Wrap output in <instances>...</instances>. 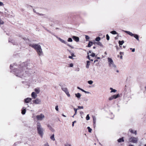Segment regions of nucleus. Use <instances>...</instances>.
I'll list each match as a JSON object with an SVG mask.
<instances>
[{
	"mask_svg": "<svg viewBox=\"0 0 146 146\" xmlns=\"http://www.w3.org/2000/svg\"><path fill=\"white\" fill-rule=\"evenodd\" d=\"M29 46L34 48L36 50L39 56L43 55V52L40 45L38 44H31Z\"/></svg>",
	"mask_w": 146,
	"mask_h": 146,
	"instance_id": "f257e3e1",
	"label": "nucleus"
},
{
	"mask_svg": "<svg viewBox=\"0 0 146 146\" xmlns=\"http://www.w3.org/2000/svg\"><path fill=\"white\" fill-rule=\"evenodd\" d=\"M37 129L38 134L40 136L42 137L43 134V130L40 123L39 122L37 123Z\"/></svg>",
	"mask_w": 146,
	"mask_h": 146,
	"instance_id": "f03ea898",
	"label": "nucleus"
},
{
	"mask_svg": "<svg viewBox=\"0 0 146 146\" xmlns=\"http://www.w3.org/2000/svg\"><path fill=\"white\" fill-rule=\"evenodd\" d=\"M109 66L113 70H115L116 68V66L114 64L112 59L110 58H108Z\"/></svg>",
	"mask_w": 146,
	"mask_h": 146,
	"instance_id": "7ed1b4c3",
	"label": "nucleus"
},
{
	"mask_svg": "<svg viewBox=\"0 0 146 146\" xmlns=\"http://www.w3.org/2000/svg\"><path fill=\"white\" fill-rule=\"evenodd\" d=\"M36 117L37 121H42L45 118L44 115L42 113L36 115Z\"/></svg>",
	"mask_w": 146,
	"mask_h": 146,
	"instance_id": "20e7f679",
	"label": "nucleus"
},
{
	"mask_svg": "<svg viewBox=\"0 0 146 146\" xmlns=\"http://www.w3.org/2000/svg\"><path fill=\"white\" fill-rule=\"evenodd\" d=\"M138 140L137 137H131L129 138V140L130 142L134 143H137Z\"/></svg>",
	"mask_w": 146,
	"mask_h": 146,
	"instance_id": "39448f33",
	"label": "nucleus"
},
{
	"mask_svg": "<svg viewBox=\"0 0 146 146\" xmlns=\"http://www.w3.org/2000/svg\"><path fill=\"white\" fill-rule=\"evenodd\" d=\"M33 103L36 104H41V100L39 98H36L33 101Z\"/></svg>",
	"mask_w": 146,
	"mask_h": 146,
	"instance_id": "423d86ee",
	"label": "nucleus"
},
{
	"mask_svg": "<svg viewBox=\"0 0 146 146\" xmlns=\"http://www.w3.org/2000/svg\"><path fill=\"white\" fill-rule=\"evenodd\" d=\"M32 100V98H28L24 100V102L26 103H30Z\"/></svg>",
	"mask_w": 146,
	"mask_h": 146,
	"instance_id": "0eeeda50",
	"label": "nucleus"
},
{
	"mask_svg": "<svg viewBox=\"0 0 146 146\" xmlns=\"http://www.w3.org/2000/svg\"><path fill=\"white\" fill-rule=\"evenodd\" d=\"M56 37L61 42L63 43L66 44H67V42H66V41L64 40L57 36H56Z\"/></svg>",
	"mask_w": 146,
	"mask_h": 146,
	"instance_id": "6e6552de",
	"label": "nucleus"
},
{
	"mask_svg": "<svg viewBox=\"0 0 146 146\" xmlns=\"http://www.w3.org/2000/svg\"><path fill=\"white\" fill-rule=\"evenodd\" d=\"M31 96L33 98L35 99L37 96V94H36L35 92H33L31 94Z\"/></svg>",
	"mask_w": 146,
	"mask_h": 146,
	"instance_id": "1a4fd4ad",
	"label": "nucleus"
},
{
	"mask_svg": "<svg viewBox=\"0 0 146 146\" xmlns=\"http://www.w3.org/2000/svg\"><path fill=\"white\" fill-rule=\"evenodd\" d=\"M72 38L74 40L77 42H78L79 40V38L78 37L73 36Z\"/></svg>",
	"mask_w": 146,
	"mask_h": 146,
	"instance_id": "9d476101",
	"label": "nucleus"
},
{
	"mask_svg": "<svg viewBox=\"0 0 146 146\" xmlns=\"http://www.w3.org/2000/svg\"><path fill=\"white\" fill-rule=\"evenodd\" d=\"M75 96L78 99H80V98L81 97V95L79 93H76V94H75Z\"/></svg>",
	"mask_w": 146,
	"mask_h": 146,
	"instance_id": "9b49d317",
	"label": "nucleus"
},
{
	"mask_svg": "<svg viewBox=\"0 0 146 146\" xmlns=\"http://www.w3.org/2000/svg\"><path fill=\"white\" fill-rule=\"evenodd\" d=\"M124 31L131 36H133L134 35V34H133L130 31Z\"/></svg>",
	"mask_w": 146,
	"mask_h": 146,
	"instance_id": "f8f14e48",
	"label": "nucleus"
},
{
	"mask_svg": "<svg viewBox=\"0 0 146 146\" xmlns=\"http://www.w3.org/2000/svg\"><path fill=\"white\" fill-rule=\"evenodd\" d=\"M129 131L131 133H135V135L137 134V132L136 131H133L132 129H129Z\"/></svg>",
	"mask_w": 146,
	"mask_h": 146,
	"instance_id": "ddd939ff",
	"label": "nucleus"
},
{
	"mask_svg": "<svg viewBox=\"0 0 146 146\" xmlns=\"http://www.w3.org/2000/svg\"><path fill=\"white\" fill-rule=\"evenodd\" d=\"M86 68L88 69L89 67V66L90 65V62L89 61H87L86 62Z\"/></svg>",
	"mask_w": 146,
	"mask_h": 146,
	"instance_id": "4468645a",
	"label": "nucleus"
},
{
	"mask_svg": "<svg viewBox=\"0 0 146 146\" xmlns=\"http://www.w3.org/2000/svg\"><path fill=\"white\" fill-rule=\"evenodd\" d=\"M50 139L53 141L55 140V138L54 137V134H52L50 137Z\"/></svg>",
	"mask_w": 146,
	"mask_h": 146,
	"instance_id": "2eb2a0df",
	"label": "nucleus"
},
{
	"mask_svg": "<svg viewBox=\"0 0 146 146\" xmlns=\"http://www.w3.org/2000/svg\"><path fill=\"white\" fill-rule=\"evenodd\" d=\"M62 90L64 91L65 93L68 91L67 88L65 87L62 88Z\"/></svg>",
	"mask_w": 146,
	"mask_h": 146,
	"instance_id": "dca6fc26",
	"label": "nucleus"
},
{
	"mask_svg": "<svg viewBox=\"0 0 146 146\" xmlns=\"http://www.w3.org/2000/svg\"><path fill=\"white\" fill-rule=\"evenodd\" d=\"M113 99H115L117 98H118L120 96L119 94H118L117 95H114L113 96Z\"/></svg>",
	"mask_w": 146,
	"mask_h": 146,
	"instance_id": "f3484780",
	"label": "nucleus"
},
{
	"mask_svg": "<svg viewBox=\"0 0 146 146\" xmlns=\"http://www.w3.org/2000/svg\"><path fill=\"white\" fill-rule=\"evenodd\" d=\"M35 91L36 92L35 93L37 94H38L40 92V89L39 88H35Z\"/></svg>",
	"mask_w": 146,
	"mask_h": 146,
	"instance_id": "a211bd4d",
	"label": "nucleus"
},
{
	"mask_svg": "<svg viewBox=\"0 0 146 146\" xmlns=\"http://www.w3.org/2000/svg\"><path fill=\"white\" fill-rule=\"evenodd\" d=\"M133 36L135 37L137 40H139V36L138 35L136 34H133Z\"/></svg>",
	"mask_w": 146,
	"mask_h": 146,
	"instance_id": "6ab92c4d",
	"label": "nucleus"
},
{
	"mask_svg": "<svg viewBox=\"0 0 146 146\" xmlns=\"http://www.w3.org/2000/svg\"><path fill=\"white\" fill-rule=\"evenodd\" d=\"M23 109L22 110L21 113L22 114L24 115L25 114L26 112V110L25 108H23Z\"/></svg>",
	"mask_w": 146,
	"mask_h": 146,
	"instance_id": "aec40b11",
	"label": "nucleus"
},
{
	"mask_svg": "<svg viewBox=\"0 0 146 146\" xmlns=\"http://www.w3.org/2000/svg\"><path fill=\"white\" fill-rule=\"evenodd\" d=\"M117 141L119 142H123L124 140L123 138H120L117 140Z\"/></svg>",
	"mask_w": 146,
	"mask_h": 146,
	"instance_id": "412c9836",
	"label": "nucleus"
},
{
	"mask_svg": "<svg viewBox=\"0 0 146 146\" xmlns=\"http://www.w3.org/2000/svg\"><path fill=\"white\" fill-rule=\"evenodd\" d=\"M92 44L93 43L92 42L90 41L88 44V46L89 47H90L92 45Z\"/></svg>",
	"mask_w": 146,
	"mask_h": 146,
	"instance_id": "4be33fe9",
	"label": "nucleus"
},
{
	"mask_svg": "<svg viewBox=\"0 0 146 146\" xmlns=\"http://www.w3.org/2000/svg\"><path fill=\"white\" fill-rule=\"evenodd\" d=\"M124 43V41L123 40L121 41H119V43L120 46L122 45Z\"/></svg>",
	"mask_w": 146,
	"mask_h": 146,
	"instance_id": "5701e85b",
	"label": "nucleus"
},
{
	"mask_svg": "<svg viewBox=\"0 0 146 146\" xmlns=\"http://www.w3.org/2000/svg\"><path fill=\"white\" fill-rule=\"evenodd\" d=\"M110 33L113 35H115L117 33L116 31H111Z\"/></svg>",
	"mask_w": 146,
	"mask_h": 146,
	"instance_id": "b1692460",
	"label": "nucleus"
},
{
	"mask_svg": "<svg viewBox=\"0 0 146 146\" xmlns=\"http://www.w3.org/2000/svg\"><path fill=\"white\" fill-rule=\"evenodd\" d=\"M100 40V38L99 37H96L95 39V40L97 41H99Z\"/></svg>",
	"mask_w": 146,
	"mask_h": 146,
	"instance_id": "393cba45",
	"label": "nucleus"
},
{
	"mask_svg": "<svg viewBox=\"0 0 146 146\" xmlns=\"http://www.w3.org/2000/svg\"><path fill=\"white\" fill-rule=\"evenodd\" d=\"M67 41L68 42H71L72 41V40L71 38H68Z\"/></svg>",
	"mask_w": 146,
	"mask_h": 146,
	"instance_id": "a878e982",
	"label": "nucleus"
},
{
	"mask_svg": "<svg viewBox=\"0 0 146 146\" xmlns=\"http://www.w3.org/2000/svg\"><path fill=\"white\" fill-rule=\"evenodd\" d=\"M87 129H88L89 132L90 133L91 132L92 129L91 128H90V127H87Z\"/></svg>",
	"mask_w": 146,
	"mask_h": 146,
	"instance_id": "bb28decb",
	"label": "nucleus"
},
{
	"mask_svg": "<svg viewBox=\"0 0 146 146\" xmlns=\"http://www.w3.org/2000/svg\"><path fill=\"white\" fill-rule=\"evenodd\" d=\"M93 83L92 80H89L88 81V83L90 84H92Z\"/></svg>",
	"mask_w": 146,
	"mask_h": 146,
	"instance_id": "cd10ccee",
	"label": "nucleus"
},
{
	"mask_svg": "<svg viewBox=\"0 0 146 146\" xmlns=\"http://www.w3.org/2000/svg\"><path fill=\"white\" fill-rule=\"evenodd\" d=\"M65 93L67 95L68 97H70V95L69 94L68 91L67 92H66Z\"/></svg>",
	"mask_w": 146,
	"mask_h": 146,
	"instance_id": "c85d7f7f",
	"label": "nucleus"
},
{
	"mask_svg": "<svg viewBox=\"0 0 146 146\" xmlns=\"http://www.w3.org/2000/svg\"><path fill=\"white\" fill-rule=\"evenodd\" d=\"M65 93L67 95L68 97H70V95L69 94L68 91L67 92H66Z\"/></svg>",
	"mask_w": 146,
	"mask_h": 146,
	"instance_id": "c756f323",
	"label": "nucleus"
},
{
	"mask_svg": "<svg viewBox=\"0 0 146 146\" xmlns=\"http://www.w3.org/2000/svg\"><path fill=\"white\" fill-rule=\"evenodd\" d=\"M86 120H88L90 119V117L89 116V115L88 114L87 115L86 117Z\"/></svg>",
	"mask_w": 146,
	"mask_h": 146,
	"instance_id": "7c9ffc66",
	"label": "nucleus"
},
{
	"mask_svg": "<svg viewBox=\"0 0 146 146\" xmlns=\"http://www.w3.org/2000/svg\"><path fill=\"white\" fill-rule=\"evenodd\" d=\"M82 92H85L86 93L88 94H89L90 93L88 91H86L83 90H82Z\"/></svg>",
	"mask_w": 146,
	"mask_h": 146,
	"instance_id": "2f4dec72",
	"label": "nucleus"
},
{
	"mask_svg": "<svg viewBox=\"0 0 146 146\" xmlns=\"http://www.w3.org/2000/svg\"><path fill=\"white\" fill-rule=\"evenodd\" d=\"M90 56H91L92 57H94L95 56V54L94 53H91V54L90 55Z\"/></svg>",
	"mask_w": 146,
	"mask_h": 146,
	"instance_id": "473e14b6",
	"label": "nucleus"
},
{
	"mask_svg": "<svg viewBox=\"0 0 146 146\" xmlns=\"http://www.w3.org/2000/svg\"><path fill=\"white\" fill-rule=\"evenodd\" d=\"M98 45H100L101 46H102V44L100 42H98L96 43Z\"/></svg>",
	"mask_w": 146,
	"mask_h": 146,
	"instance_id": "72a5a7b5",
	"label": "nucleus"
},
{
	"mask_svg": "<svg viewBox=\"0 0 146 146\" xmlns=\"http://www.w3.org/2000/svg\"><path fill=\"white\" fill-rule=\"evenodd\" d=\"M106 39H107L108 40L110 39V37L109 35L108 34L106 35Z\"/></svg>",
	"mask_w": 146,
	"mask_h": 146,
	"instance_id": "f704fd0d",
	"label": "nucleus"
},
{
	"mask_svg": "<svg viewBox=\"0 0 146 146\" xmlns=\"http://www.w3.org/2000/svg\"><path fill=\"white\" fill-rule=\"evenodd\" d=\"M3 21L1 19H0V25H2L3 24Z\"/></svg>",
	"mask_w": 146,
	"mask_h": 146,
	"instance_id": "c9c22d12",
	"label": "nucleus"
},
{
	"mask_svg": "<svg viewBox=\"0 0 146 146\" xmlns=\"http://www.w3.org/2000/svg\"><path fill=\"white\" fill-rule=\"evenodd\" d=\"M33 11L34 12L37 13L38 14H39V13L37 12L36 10L35 9H33Z\"/></svg>",
	"mask_w": 146,
	"mask_h": 146,
	"instance_id": "e433bc0d",
	"label": "nucleus"
},
{
	"mask_svg": "<svg viewBox=\"0 0 146 146\" xmlns=\"http://www.w3.org/2000/svg\"><path fill=\"white\" fill-rule=\"evenodd\" d=\"M117 91V90L115 89H113L112 91H111V92H115Z\"/></svg>",
	"mask_w": 146,
	"mask_h": 146,
	"instance_id": "4c0bfd02",
	"label": "nucleus"
},
{
	"mask_svg": "<svg viewBox=\"0 0 146 146\" xmlns=\"http://www.w3.org/2000/svg\"><path fill=\"white\" fill-rule=\"evenodd\" d=\"M66 45H67V46H68L69 47H70L71 48H73V46H71V45L69 44L67 42V44H66Z\"/></svg>",
	"mask_w": 146,
	"mask_h": 146,
	"instance_id": "58836bf2",
	"label": "nucleus"
},
{
	"mask_svg": "<svg viewBox=\"0 0 146 146\" xmlns=\"http://www.w3.org/2000/svg\"><path fill=\"white\" fill-rule=\"evenodd\" d=\"M43 146H49V145L48 143L47 142Z\"/></svg>",
	"mask_w": 146,
	"mask_h": 146,
	"instance_id": "ea45409f",
	"label": "nucleus"
},
{
	"mask_svg": "<svg viewBox=\"0 0 146 146\" xmlns=\"http://www.w3.org/2000/svg\"><path fill=\"white\" fill-rule=\"evenodd\" d=\"M55 110L57 111H58V106H56V107H55Z\"/></svg>",
	"mask_w": 146,
	"mask_h": 146,
	"instance_id": "a19ab883",
	"label": "nucleus"
},
{
	"mask_svg": "<svg viewBox=\"0 0 146 146\" xmlns=\"http://www.w3.org/2000/svg\"><path fill=\"white\" fill-rule=\"evenodd\" d=\"M4 5V4H3V3L2 2L0 1V6H3Z\"/></svg>",
	"mask_w": 146,
	"mask_h": 146,
	"instance_id": "79ce46f5",
	"label": "nucleus"
},
{
	"mask_svg": "<svg viewBox=\"0 0 146 146\" xmlns=\"http://www.w3.org/2000/svg\"><path fill=\"white\" fill-rule=\"evenodd\" d=\"M113 99V96H111V97H110L109 98V100H112Z\"/></svg>",
	"mask_w": 146,
	"mask_h": 146,
	"instance_id": "37998d69",
	"label": "nucleus"
},
{
	"mask_svg": "<svg viewBox=\"0 0 146 146\" xmlns=\"http://www.w3.org/2000/svg\"><path fill=\"white\" fill-rule=\"evenodd\" d=\"M74 110L75 113H77V110H78V109L74 108Z\"/></svg>",
	"mask_w": 146,
	"mask_h": 146,
	"instance_id": "c03bdc74",
	"label": "nucleus"
},
{
	"mask_svg": "<svg viewBox=\"0 0 146 146\" xmlns=\"http://www.w3.org/2000/svg\"><path fill=\"white\" fill-rule=\"evenodd\" d=\"M78 107L80 109H83L84 108L82 106H78Z\"/></svg>",
	"mask_w": 146,
	"mask_h": 146,
	"instance_id": "a18cd8bd",
	"label": "nucleus"
},
{
	"mask_svg": "<svg viewBox=\"0 0 146 146\" xmlns=\"http://www.w3.org/2000/svg\"><path fill=\"white\" fill-rule=\"evenodd\" d=\"M94 123L95 124L96 123V119L95 117L93 118Z\"/></svg>",
	"mask_w": 146,
	"mask_h": 146,
	"instance_id": "49530a36",
	"label": "nucleus"
},
{
	"mask_svg": "<svg viewBox=\"0 0 146 146\" xmlns=\"http://www.w3.org/2000/svg\"><path fill=\"white\" fill-rule=\"evenodd\" d=\"M73 66V64L72 63H71L69 64V66L72 67Z\"/></svg>",
	"mask_w": 146,
	"mask_h": 146,
	"instance_id": "de8ad7c7",
	"label": "nucleus"
},
{
	"mask_svg": "<svg viewBox=\"0 0 146 146\" xmlns=\"http://www.w3.org/2000/svg\"><path fill=\"white\" fill-rule=\"evenodd\" d=\"M76 121H75L72 122V127H73L74 126V123H76Z\"/></svg>",
	"mask_w": 146,
	"mask_h": 146,
	"instance_id": "09e8293b",
	"label": "nucleus"
},
{
	"mask_svg": "<svg viewBox=\"0 0 146 146\" xmlns=\"http://www.w3.org/2000/svg\"><path fill=\"white\" fill-rule=\"evenodd\" d=\"M86 39H89L90 38V37L88 36L87 35H86Z\"/></svg>",
	"mask_w": 146,
	"mask_h": 146,
	"instance_id": "8fccbe9b",
	"label": "nucleus"
},
{
	"mask_svg": "<svg viewBox=\"0 0 146 146\" xmlns=\"http://www.w3.org/2000/svg\"><path fill=\"white\" fill-rule=\"evenodd\" d=\"M77 88L80 90H81L82 91V90H83V89L81 88H80L79 87H77Z\"/></svg>",
	"mask_w": 146,
	"mask_h": 146,
	"instance_id": "3c124183",
	"label": "nucleus"
},
{
	"mask_svg": "<svg viewBox=\"0 0 146 146\" xmlns=\"http://www.w3.org/2000/svg\"><path fill=\"white\" fill-rule=\"evenodd\" d=\"M130 49H132V52H134L135 51V48H133V49H132V48H131Z\"/></svg>",
	"mask_w": 146,
	"mask_h": 146,
	"instance_id": "603ef678",
	"label": "nucleus"
},
{
	"mask_svg": "<svg viewBox=\"0 0 146 146\" xmlns=\"http://www.w3.org/2000/svg\"><path fill=\"white\" fill-rule=\"evenodd\" d=\"M114 70L116 71V72L117 73L119 72V70L117 69V68L116 67V69L115 70Z\"/></svg>",
	"mask_w": 146,
	"mask_h": 146,
	"instance_id": "864d4df0",
	"label": "nucleus"
},
{
	"mask_svg": "<svg viewBox=\"0 0 146 146\" xmlns=\"http://www.w3.org/2000/svg\"><path fill=\"white\" fill-rule=\"evenodd\" d=\"M87 58H88L89 60H90V58L89 55L88 54V56H87Z\"/></svg>",
	"mask_w": 146,
	"mask_h": 146,
	"instance_id": "5fc2aeb1",
	"label": "nucleus"
},
{
	"mask_svg": "<svg viewBox=\"0 0 146 146\" xmlns=\"http://www.w3.org/2000/svg\"><path fill=\"white\" fill-rule=\"evenodd\" d=\"M73 56H69L68 57V58L70 59H73L72 58Z\"/></svg>",
	"mask_w": 146,
	"mask_h": 146,
	"instance_id": "6e6d98bb",
	"label": "nucleus"
},
{
	"mask_svg": "<svg viewBox=\"0 0 146 146\" xmlns=\"http://www.w3.org/2000/svg\"><path fill=\"white\" fill-rule=\"evenodd\" d=\"M71 55H72V56L73 57L75 56H74V54L73 53H72Z\"/></svg>",
	"mask_w": 146,
	"mask_h": 146,
	"instance_id": "4d7b16f0",
	"label": "nucleus"
},
{
	"mask_svg": "<svg viewBox=\"0 0 146 146\" xmlns=\"http://www.w3.org/2000/svg\"><path fill=\"white\" fill-rule=\"evenodd\" d=\"M91 53V51H89L88 52V54L89 53Z\"/></svg>",
	"mask_w": 146,
	"mask_h": 146,
	"instance_id": "13d9d810",
	"label": "nucleus"
},
{
	"mask_svg": "<svg viewBox=\"0 0 146 146\" xmlns=\"http://www.w3.org/2000/svg\"><path fill=\"white\" fill-rule=\"evenodd\" d=\"M62 116H63V117H66V115H64L63 114H62Z\"/></svg>",
	"mask_w": 146,
	"mask_h": 146,
	"instance_id": "bf43d9fd",
	"label": "nucleus"
},
{
	"mask_svg": "<svg viewBox=\"0 0 146 146\" xmlns=\"http://www.w3.org/2000/svg\"><path fill=\"white\" fill-rule=\"evenodd\" d=\"M66 146H72L71 145L69 144L66 145Z\"/></svg>",
	"mask_w": 146,
	"mask_h": 146,
	"instance_id": "052dcab7",
	"label": "nucleus"
},
{
	"mask_svg": "<svg viewBox=\"0 0 146 146\" xmlns=\"http://www.w3.org/2000/svg\"><path fill=\"white\" fill-rule=\"evenodd\" d=\"M110 89L111 90V91H112V90L113 89L111 88Z\"/></svg>",
	"mask_w": 146,
	"mask_h": 146,
	"instance_id": "680f3d73",
	"label": "nucleus"
},
{
	"mask_svg": "<svg viewBox=\"0 0 146 146\" xmlns=\"http://www.w3.org/2000/svg\"><path fill=\"white\" fill-rule=\"evenodd\" d=\"M98 61V60H95L94 61V62H97Z\"/></svg>",
	"mask_w": 146,
	"mask_h": 146,
	"instance_id": "e2e57ef3",
	"label": "nucleus"
},
{
	"mask_svg": "<svg viewBox=\"0 0 146 146\" xmlns=\"http://www.w3.org/2000/svg\"><path fill=\"white\" fill-rule=\"evenodd\" d=\"M129 146H134L131 144H130V145H129Z\"/></svg>",
	"mask_w": 146,
	"mask_h": 146,
	"instance_id": "0e129e2a",
	"label": "nucleus"
},
{
	"mask_svg": "<svg viewBox=\"0 0 146 146\" xmlns=\"http://www.w3.org/2000/svg\"><path fill=\"white\" fill-rule=\"evenodd\" d=\"M90 60L91 61H93V60L92 59H90Z\"/></svg>",
	"mask_w": 146,
	"mask_h": 146,
	"instance_id": "69168bd1",
	"label": "nucleus"
},
{
	"mask_svg": "<svg viewBox=\"0 0 146 146\" xmlns=\"http://www.w3.org/2000/svg\"><path fill=\"white\" fill-rule=\"evenodd\" d=\"M93 48L94 49H95L96 48V47L95 46H94L93 47Z\"/></svg>",
	"mask_w": 146,
	"mask_h": 146,
	"instance_id": "338daca9",
	"label": "nucleus"
},
{
	"mask_svg": "<svg viewBox=\"0 0 146 146\" xmlns=\"http://www.w3.org/2000/svg\"><path fill=\"white\" fill-rule=\"evenodd\" d=\"M97 58H98V59H100V57H98Z\"/></svg>",
	"mask_w": 146,
	"mask_h": 146,
	"instance_id": "774afa93",
	"label": "nucleus"
}]
</instances>
